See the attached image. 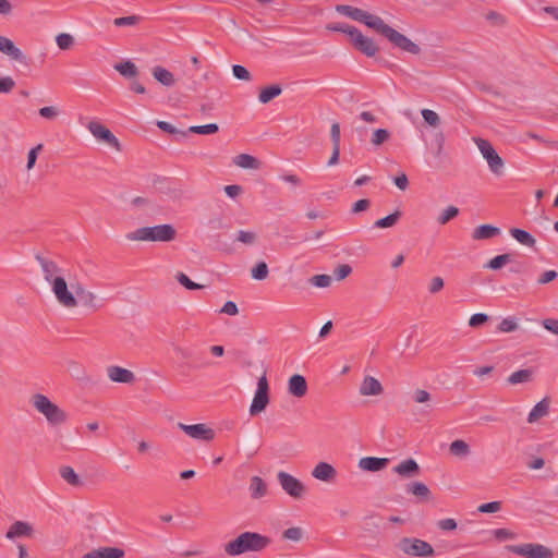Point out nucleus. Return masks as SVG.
Segmentation results:
<instances>
[{
    "mask_svg": "<svg viewBox=\"0 0 558 558\" xmlns=\"http://www.w3.org/2000/svg\"><path fill=\"white\" fill-rule=\"evenodd\" d=\"M336 11L344 16L350 17L353 21L363 23L378 35L386 38L393 48L399 49L402 52L417 56L421 53V47L412 41L408 36L401 34L397 29L392 28L385 21L375 14H371L360 8H355L348 4H338Z\"/></svg>",
    "mask_w": 558,
    "mask_h": 558,
    "instance_id": "nucleus-1",
    "label": "nucleus"
},
{
    "mask_svg": "<svg viewBox=\"0 0 558 558\" xmlns=\"http://www.w3.org/2000/svg\"><path fill=\"white\" fill-rule=\"evenodd\" d=\"M271 539L256 532H243L225 546L229 556H239L248 551H262L269 546Z\"/></svg>",
    "mask_w": 558,
    "mask_h": 558,
    "instance_id": "nucleus-2",
    "label": "nucleus"
},
{
    "mask_svg": "<svg viewBox=\"0 0 558 558\" xmlns=\"http://www.w3.org/2000/svg\"><path fill=\"white\" fill-rule=\"evenodd\" d=\"M177 231L171 225L138 228L126 233L129 241L170 242L174 240Z\"/></svg>",
    "mask_w": 558,
    "mask_h": 558,
    "instance_id": "nucleus-3",
    "label": "nucleus"
},
{
    "mask_svg": "<svg viewBox=\"0 0 558 558\" xmlns=\"http://www.w3.org/2000/svg\"><path fill=\"white\" fill-rule=\"evenodd\" d=\"M31 402L33 407L46 417L50 425L57 426L66 422V413L56 403H53L47 396L43 393H35L32 397Z\"/></svg>",
    "mask_w": 558,
    "mask_h": 558,
    "instance_id": "nucleus-4",
    "label": "nucleus"
},
{
    "mask_svg": "<svg viewBox=\"0 0 558 558\" xmlns=\"http://www.w3.org/2000/svg\"><path fill=\"white\" fill-rule=\"evenodd\" d=\"M398 547L403 554L412 557H432L435 554L429 543L415 537L401 538Z\"/></svg>",
    "mask_w": 558,
    "mask_h": 558,
    "instance_id": "nucleus-5",
    "label": "nucleus"
},
{
    "mask_svg": "<svg viewBox=\"0 0 558 558\" xmlns=\"http://www.w3.org/2000/svg\"><path fill=\"white\" fill-rule=\"evenodd\" d=\"M269 384L266 372H264L263 375L258 378L257 389L250 407V414L255 416L265 411L269 404Z\"/></svg>",
    "mask_w": 558,
    "mask_h": 558,
    "instance_id": "nucleus-6",
    "label": "nucleus"
},
{
    "mask_svg": "<svg viewBox=\"0 0 558 558\" xmlns=\"http://www.w3.org/2000/svg\"><path fill=\"white\" fill-rule=\"evenodd\" d=\"M506 549L526 558H551L554 556L551 549L544 545L534 543H527L522 545H507Z\"/></svg>",
    "mask_w": 558,
    "mask_h": 558,
    "instance_id": "nucleus-7",
    "label": "nucleus"
},
{
    "mask_svg": "<svg viewBox=\"0 0 558 558\" xmlns=\"http://www.w3.org/2000/svg\"><path fill=\"white\" fill-rule=\"evenodd\" d=\"M277 480L282 490L294 499H301L306 493L305 485L299 478L284 471L278 472Z\"/></svg>",
    "mask_w": 558,
    "mask_h": 558,
    "instance_id": "nucleus-8",
    "label": "nucleus"
},
{
    "mask_svg": "<svg viewBox=\"0 0 558 558\" xmlns=\"http://www.w3.org/2000/svg\"><path fill=\"white\" fill-rule=\"evenodd\" d=\"M86 128L98 142L106 143L116 150L121 151L122 148L119 140L107 126L93 120L86 124Z\"/></svg>",
    "mask_w": 558,
    "mask_h": 558,
    "instance_id": "nucleus-9",
    "label": "nucleus"
},
{
    "mask_svg": "<svg viewBox=\"0 0 558 558\" xmlns=\"http://www.w3.org/2000/svg\"><path fill=\"white\" fill-rule=\"evenodd\" d=\"M51 290L57 299V301L66 308H73L77 306V300L75 295L69 290L68 283L64 279H56L52 282Z\"/></svg>",
    "mask_w": 558,
    "mask_h": 558,
    "instance_id": "nucleus-10",
    "label": "nucleus"
},
{
    "mask_svg": "<svg viewBox=\"0 0 558 558\" xmlns=\"http://www.w3.org/2000/svg\"><path fill=\"white\" fill-rule=\"evenodd\" d=\"M353 35L354 37L351 43L357 51L369 58L376 56L379 48L372 38L364 36L360 29L353 32Z\"/></svg>",
    "mask_w": 558,
    "mask_h": 558,
    "instance_id": "nucleus-11",
    "label": "nucleus"
},
{
    "mask_svg": "<svg viewBox=\"0 0 558 558\" xmlns=\"http://www.w3.org/2000/svg\"><path fill=\"white\" fill-rule=\"evenodd\" d=\"M36 259H37V262L39 263V265L41 267L45 280L49 284H52V282H54L56 279H62L63 278V275H62L63 271L58 266V264L56 262H53L51 259H48V258H45V257H43L40 255H37Z\"/></svg>",
    "mask_w": 558,
    "mask_h": 558,
    "instance_id": "nucleus-12",
    "label": "nucleus"
},
{
    "mask_svg": "<svg viewBox=\"0 0 558 558\" xmlns=\"http://www.w3.org/2000/svg\"><path fill=\"white\" fill-rule=\"evenodd\" d=\"M179 428L182 429L186 435L194 439H202V440H213L215 437V432L207 427L205 424H194V425H186L183 423L178 424Z\"/></svg>",
    "mask_w": 558,
    "mask_h": 558,
    "instance_id": "nucleus-13",
    "label": "nucleus"
},
{
    "mask_svg": "<svg viewBox=\"0 0 558 558\" xmlns=\"http://www.w3.org/2000/svg\"><path fill=\"white\" fill-rule=\"evenodd\" d=\"M107 374L109 379L114 383L132 384L135 380L134 373L121 366H109L107 368Z\"/></svg>",
    "mask_w": 558,
    "mask_h": 558,
    "instance_id": "nucleus-14",
    "label": "nucleus"
},
{
    "mask_svg": "<svg viewBox=\"0 0 558 558\" xmlns=\"http://www.w3.org/2000/svg\"><path fill=\"white\" fill-rule=\"evenodd\" d=\"M74 291L77 296V303L80 302L83 306L94 311H97L100 307L97 295L94 292L85 290L81 284H77L74 288Z\"/></svg>",
    "mask_w": 558,
    "mask_h": 558,
    "instance_id": "nucleus-15",
    "label": "nucleus"
},
{
    "mask_svg": "<svg viewBox=\"0 0 558 558\" xmlns=\"http://www.w3.org/2000/svg\"><path fill=\"white\" fill-rule=\"evenodd\" d=\"M312 476L323 482H332L337 476L336 469L328 462H318L312 470Z\"/></svg>",
    "mask_w": 558,
    "mask_h": 558,
    "instance_id": "nucleus-16",
    "label": "nucleus"
},
{
    "mask_svg": "<svg viewBox=\"0 0 558 558\" xmlns=\"http://www.w3.org/2000/svg\"><path fill=\"white\" fill-rule=\"evenodd\" d=\"M307 383L304 376L295 374L289 378L288 391L295 398H303L307 393Z\"/></svg>",
    "mask_w": 558,
    "mask_h": 558,
    "instance_id": "nucleus-17",
    "label": "nucleus"
},
{
    "mask_svg": "<svg viewBox=\"0 0 558 558\" xmlns=\"http://www.w3.org/2000/svg\"><path fill=\"white\" fill-rule=\"evenodd\" d=\"M383 391L380 381L373 376H365L359 389L360 395L364 397L379 396Z\"/></svg>",
    "mask_w": 558,
    "mask_h": 558,
    "instance_id": "nucleus-18",
    "label": "nucleus"
},
{
    "mask_svg": "<svg viewBox=\"0 0 558 558\" xmlns=\"http://www.w3.org/2000/svg\"><path fill=\"white\" fill-rule=\"evenodd\" d=\"M389 464L388 458L364 457L359 461V468L367 472H378Z\"/></svg>",
    "mask_w": 558,
    "mask_h": 558,
    "instance_id": "nucleus-19",
    "label": "nucleus"
},
{
    "mask_svg": "<svg viewBox=\"0 0 558 558\" xmlns=\"http://www.w3.org/2000/svg\"><path fill=\"white\" fill-rule=\"evenodd\" d=\"M33 526L25 521H15L9 527L5 537L9 539H14L16 537H32L33 535Z\"/></svg>",
    "mask_w": 558,
    "mask_h": 558,
    "instance_id": "nucleus-20",
    "label": "nucleus"
},
{
    "mask_svg": "<svg viewBox=\"0 0 558 558\" xmlns=\"http://www.w3.org/2000/svg\"><path fill=\"white\" fill-rule=\"evenodd\" d=\"M420 465L412 458L403 460L393 468V472L403 477L417 476L420 474Z\"/></svg>",
    "mask_w": 558,
    "mask_h": 558,
    "instance_id": "nucleus-21",
    "label": "nucleus"
},
{
    "mask_svg": "<svg viewBox=\"0 0 558 558\" xmlns=\"http://www.w3.org/2000/svg\"><path fill=\"white\" fill-rule=\"evenodd\" d=\"M124 550L118 547H99L86 553L82 558H122Z\"/></svg>",
    "mask_w": 558,
    "mask_h": 558,
    "instance_id": "nucleus-22",
    "label": "nucleus"
},
{
    "mask_svg": "<svg viewBox=\"0 0 558 558\" xmlns=\"http://www.w3.org/2000/svg\"><path fill=\"white\" fill-rule=\"evenodd\" d=\"M0 51L15 61H24L25 57L21 49L10 38L2 35H0Z\"/></svg>",
    "mask_w": 558,
    "mask_h": 558,
    "instance_id": "nucleus-23",
    "label": "nucleus"
},
{
    "mask_svg": "<svg viewBox=\"0 0 558 558\" xmlns=\"http://www.w3.org/2000/svg\"><path fill=\"white\" fill-rule=\"evenodd\" d=\"M248 492L252 499H260L268 493L267 483L260 476H253L250 481Z\"/></svg>",
    "mask_w": 558,
    "mask_h": 558,
    "instance_id": "nucleus-24",
    "label": "nucleus"
},
{
    "mask_svg": "<svg viewBox=\"0 0 558 558\" xmlns=\"http://www.w3.org/2000/svg\"><path fill=\"white\" fill-rule=\"evenodd\" d=\"M549 405H550V401L547 397L542 399L539 402H537L534 405V408L529 413L527 422L535 423L539 418L546 416L549 412Z\"/></svg>",
    "mask_w": 558,
    "mask_h": 558,
    "instance_id": "nucleus-25",
    "label": "nucleus"
},
{
    "mask_svg": "<svg viewBox=\"0 0 558 558\" xmlns=\"http://www.w3.org/2000/svg\"><path fill=\"white\" fill-rule=\"evenodd\" d=\"M490 173L496 178H502L506 174L505 160L498 155L493 146H490Z\"/></svg>",
    "mask_w": 558,
    "mask_h": 558,
    "instance_id": "nucleus-26",
    "label": "nucleus"
},
{
    "mask_svg": "<svg viewBox=\"0 0 558 558\" xmlns=\"http://www.w3.org/2000/svg\"><path fill=\"white\" fill-rule=\"evenodd\" d=\"M405 492L422 500H428L430 497L429 488L422 482H411L407 484Z\"/></svg>",
    "mask_w": 558,
    "mask_h": 558,
    "instance_id": "nucleus-27",
    "label": "nucleus"
},
{
    "mask_svg": "<svg viewBox=\"0 0 558 558\" xmlns=\"http://www.w3.org/2000/svg\"><path fill=\"white\" fill-rule=\"evenodd\" d=\"M153 76L160 84H162L167 87L173 86L175 83L174 75L169 70H167L162 66H155L153 69Z\"/></svg>",
    "mask_w": 558,
    "mask_h": 558,
    "instance_id": "nucleus-28",
    "label": "nucleus"
},
{
    "mask_svg": "<svg viewBox=\"0 0 558 558\" xmlns=\"http://www.w3.org/2000/svg\"><path fill=\"white\" fill-rule=\"evenodd\" d=\"M533 375H534V372L531 368L519 369V371L512 373L508 377L507 381L510 385L530 383L533 380Z\"/></svg>",
    "mask_w": 558,
    "mask_h": 558,
    "instance_id": "nucleus-29",
    "label": "nucleus"
},
{
    "mask_svg": "<svg viewBox=\"0 0 558 558\" xmlns=\"http://www.w3.org/2000/svg\"><path fill=\"white\" fill-rule=\"evenodd\" d=\"M234 165L243 169H258L259 160L248 154H240L233 159Z\"/></svg>",
    "mask_w": 558,
    "mask_h": 558,
    "instance_id": "nucleus-30",
    "label": "nucleus"
},
{
    "mask_svg": "<svg viewBox=\"0 0 558 558\" xmlns=\"http://www.w3.org/2000/svg\"><path fill=\"white\" fill-rule=\"evenodd\" d=\"M282 93V88L279 84L269 85L262 88L258 95V100L262 104H268L274 98L278 97Z\"/></svg>",
    "mask_w": 558,
    "mask_h": 558,
    "instance_id": "nucleus-31",
    "label": "nucleus"
},
{
    "mask_svg": "<svg viewBox=\"0 0 558 558\" xmlns=\"http://www.w3.org/2000/svg\"><path fill=\"white\" fill-rule=\"evenodd\" d=\"M60 476L71 486L78 487L83 483L80 476L75 473L74 469L68 465L61 466L59 470Z\"/></svg>",
    "mask_w": 558,
    "mask_h": 558,
    "instance_id": "nucleus-32",
    "label": "nucleus"
},
{
    "mask_svg": "<svg viewBox=\"0 0 558 558\" xmlns=\"http://www.w3.org/2000/svg\"><path fill=\"white\" fill-rule=\"evenodd\" d=\"M510 234L521 244L526 245L529 247H533L535 245V239L534 236L522 229L519 228H512L510 230Z\"/></svg>",
    "mask_w": 558,
    "mask_h": 558,
    "instance_id": "nucleus-33",
    "label": "nucleus"
},
{
    "mask_svg": "<svg viewBox=\"0 0 558 558\" xmlns=\"http://www.w3.org/2000/svg\"><path fill=\"white\" fill-rule=\"evenodd\" d=\"M401 215L402 213L400 210H396L395 213L376 220L374 223V228L385 229L393 227L401 218Z\"/></svg>",
    "mask_w": 558,
    "mask_h": 558,
    "instance_id": "nucleus-34",
    "label": "nucleus"
},
{
    "mask_svg": "<svg viewBox=\"0 0 558 558\" xmlns=\"http://www.w3.org/2000/svg\"><path fill=\"white\" fill-rule=\"evenodd\" d=\"M514 262V254L505 253L490 258V270H499L506 264Z\"/></svg>",
    "mask_w": 558,
    "mask_h": 558,
    "instance_id": "nucleus-35",
    "label": "nucleus"
},
{
    "mask_svg": "<svg viewBox=\"0 0 558 558\" xmlns=\"http://www.w3.org/2000/svg\"><path fill=\"white\" fill-rule=\"evenodd\" d=\"M381 517L378 514H369L363 520V527L366 532L375 533L380 530Z\"/></svg>",
    "mask_w": 558,
    "mask_h": 558,
    "instance_id": "nucleus-36",
    "label": "nucleus"
},
{
    "mask_svg": "<svg viewBox=\"0 0 558 558\" xmlns=\"http://www.w3.org/2000/svg\"><path fill=\"white\" fill-rule=\"evenodd\" d=\"M449 451L456 457H466L470 452L469 445L461 439H457L450 444Z\"/></svg>",
    "mask_w": 558,
    "mask_h": 558,
    "instance_id": "nucleus-37",
    "label": "nucleus"
},
{
    "mask_svg": "<svg viewBox=\"0 0 558 558\" xmlns=\"http://www.w3.org/2000/svg\"><path fill=\"white\" fill-rule=\"evenodd\" d=\"M114 69L125 77H134L138 73L136 65L132 61L117 63Z\"/></svg>",
    "mask_w": 558,
    "mask_h": 558,
    "instance_id": "nucleus-38",
    "label": "nucleus"
},
{
    "mask_svg": "<svg viewBox=\"0 0 558 558\" xmlns=\"http://www.w3.org/2000/svg\"><path fill=\"white\" fill-rule=\"evenodd\" d=\"M157 126L163 132L174 135L177 141H180L187 136V132L178 130L167 121H157Z\"/></svg>",
    "mask_w": 558,
    "mask_h": 558,
    "instance_id": "nucleus-39",
    "label": "nucleus"
},
{
    "mask_svg": "<svg viewBox=\"0 0 558 558\" xmlns=\"http://www.w3.org/2000/svg\"><path fill=\"white\" fill-rule=\"evenodd\" d=\"M218 131H219L218 124L209 123V124H205V125L190 126L185 132H187V134L189 133H196V134L207 135V134H215Z\"/></svg>",
    "mask_w": 558,
    "mask_h": 558,
    "instance_id": "nucleus-40",
    "label": "nucleus"
},
{
    "mask_svg": "<svg viewBox=\"0 0 558 558\" xmlns=\"http://www.w3.org/2000/svg\"><path fill=\"white\" fill-rule=\"evenodd\" d=\"M490 534L497 542L512 541L517 538V533L508 529H495L490 531Z\"/></svg>",
    "mask_w": 558,
    "mask_h": 558,
    "instance_id": "nucleus-41",
    "label": "nucleus"
},
{
    "mask_svg": "<svg viewBox=\"0 0 558 558\" xmlns=\"http://www.w3.org/2000/svg\"><path fill=\"white\" fill-rule=\"evenodd\" d=\"M458 215L459 208L456 206H449L438 216L437 221L439 225H446Z\"/></svg>",
    "mask_w": 558,
    "mask_h": 558,
    "instance_id": "nucleus-42",
    "label": "nucleus"
},
{
    "mask_svg": "<svg viewBox=\"0 0 558 558\" xmlns=\"http://www.w3.org/2000/svg\"><path fill=\"white\" fill-rule=\"evenodd\" d=\"M328 29L335 31V32L344 33V34H347L350 37V40H352L353 37H354L353 32H357L359 31V28H356L355 26H352V25H349V24H345V23H337V24H333V25H329Z\"/></svg>",
    "mask_w": 558,
    "mask_h": 558,
    "instance_id": "nucleus-43",
    "label": "nucleus"
},
{
    "mask_svg": "<svg viewBox=\"0 0 558 558\" xmlns=\"http://www.w3.org/2000/svg\"><path fill=\"white\" fill-rule=\"evenodd\" d=\"M268 266L265 262H259L252 268V277L256 280H264L268 276Z\"/></svg>",
    "mask_w": 558,
    "mask_h": 558,
    "instance_id": "nucleus-44",
    "label": "nucleus"
},
{
    "mask_svg": "<svg viewBox=\"0 0 558 558\" xmlns=\"http://www.w3.org/2000/svg\"><path fill=\"white\" fill-rule=\"evenodd\" d=\"M421 113H422L424 121L428 125H430L433 128H437L440 124V118L435 111H433L430 109H423L421 111Z\"/></svg>",
    "mask_w": 558,
    "mask_h": 558,
    "instance_id": "nucleus-45",
    "label": "nucleus"
},
{
    "mask_svg": "<svg viewBox=\"0 0 558 558\" xmlns=\"http://www.w3.org/2000/svg\"><path fill=\"white\" fill-rule=\"evenodd\" d=\"M175 278L179 283L187 290H198L204 288V286L193 282L184 272H178Z\"/></svg>",
    "mask_w": 558,
    "mask_h": 558,
    "instance_id": "nucleus-46",
    "label": "nucleus"
},
{
    "mask_svg": "<svg viewBox=\"0 0 558 558\" xmlns=\"http://www.w3.org/2000/svg\"><path fill=\"white\" fill-rule=\"evenodd\" d=\"M517 328H518V324H517L515 318H513V317L504 318L497 327V329L500 332H512V331L517 330Z\"/></svg>",
    "mask_w": 558,
    "mask_h": 558,
    "instance_id": "nucleus-47",
    "label": "nucleus"
},
{
    "mask_svg": "<svg viewBox=\"0 0 558 558\" xmlns=\"http://www.w3.org/2000/svg\"><path fill=\"white\" fill-rule=\"evenodd\" d=\"M257 234L254 231L240 230L236 235V241L246 245H252L256 242Z\"/></svg>",
    "mask_w": 558,
    "mask_h": 558,
    "instance_id": "nucleus-48",
    "label": "nucleus"
},
{
    "mask_svg": "<svg viewBox=\"0 0 558 558\" xmlns=\"http://www.w3.org/2000/svg\"><path fill=\"white\" fill-rule=\"evenodd\" d=\"M38 113L44 119L54 120V119H57L59 117L60 109L58 107H54V106H48V107L40 108L38 110Z\"/></svg>",
    "mask_w": 558,
    "mask_h": 558,
    "instance_id": "nucleus-49",
    "label": "nucleus"
},
{
    "mask_svg": "<svg viewBox=\"0 0 558 558\" xmlns=\"http://www.w3.org/2000/svg\"><path fill=\"white\" fill-rule=\"evenodd\" d=\"M56 41L61 50L70 49L74 44L73 37L66 33L59 34L56 38Z\"/></svg>",
    "mask_w": 558,
    "mask_h": 558,
    "instance_id": "nucleus-50",
    "label": "nucleus"
},
{
    "mask_svg": "<svg viewBox=\"0 0 558 558\" xmlns=\"http://www.w3.org/2000/svg\"><path fill=\"white\" fill-rule=\"evenodd\" d=\"M390 137V133L386 129H377L372 136V144L379 146Z\"/></svg>",
    "mask_w": 558,
    "mask_h": 558,
    "instance_id": "nucleus-51",
    "label": "nucleus"
},
{
    "mask_svg": "<svg viewBox=\"0 0 558 558\" xmlns=\"http://www.w3.org/2000/svg\"><path fill=\"white\" fill-rule=\"evenodd\" d=\"M303 536V531L299 526L289 527L282 533L284 539L299 542Z\"/></svg>",
    "mask_w": 558,
    "mask_h": 558,
    "instance_id": "nucleus-52",
    "label": "nucleus"
},
{
    "mask_svg": "<svg viewBox=\"0 0 558 558\" xmlns=\"http://www.w3.org/2000/svg\"><path fill=\"white\" fill-rule=\"evenodd\" d=\"M140 20L141 17L137 15L122 16L114 19L113 24L118 27L132 26L137 24Z\"/></svg>",
    "mask_w": 558,
    "mask_h": 558,
    "instance_id": "nucleus-53",
    "label": "nucleus"
},
{
    "mask_svg": "<svg viewBox=\"0 0 558 558\" xmlns=\"http://www.w3.org/2000/svg\"><path fill=\"white\" fill-rule=\"evenodd\" d=\"M15 81L11 76L0 77V94H9L15 87Z\"/></svg>",
    "mask_w": 558,
    "mask_h": 558,
    "instance_id": "nucleus-54",
    "label": "nucleus"
},
{
    "mask_svg": "<svg viewBox=\"0 0 558 558\" xmlns=\"http://www.w3.org/2000/svg\"><path fill=\"white\" fill-rule=\"evenodd\" d=\"M444 287H445V281L441 277H439V276L433 277L428 284V292L430 294H436V293L440 292L444 289Z\"/></svg>",
    "mask_w": 558,
    "mask_h": 558,
    "instance_id": "nucleus-55",
    "label": "nucleus"
},
{
    "mask_svg": "<svg viewBox=\"0 0 558 558\" xmlns=\"http://www.w3.org/2000/svg\"><path fill=\"white\" fill-rule=\"evenodd\" d=\"M232 73L234 77L242 81H251L252 76L251 73L247 71L246 68L240 64H234L232 66Z\"/></svg>",
    "mask_w": 558,
    "mask_h": 558,
    "instance_id": "nucleus-56",
    "label": "nucleus"
},
{
    "mask_svg": "<svg viewBox=\"0 0 558 558\" xmlns=\"http://www.w3.org/2000/svg\"><path fill=\"white\" fill-rule=\"evenodd\" d=\"M311 282L318 288H327L331 284V277L328 275H316L311 278Z\"/></svg>",
    "mask_w": 558,
    "mask_h": 558,
    "instance_id": "nucleus-57",
    "label": "nucleus"
},
{
    "mask_svg": "<svg viewBox=\"0 0 558 558\" xmlns=\"http://www.w3.org/2000/svg\"><path fill=\"white\" fill-rule=\"evenodd\" d=\"M430 393L424 389H416L412 395V399L416 403H426L430 400Z\"/></svg>",
    "mask_w": 558,
    "mask_h": 558,
    "instance_id": "nucleus-58",
    "label": "nucleus"
},
{
    "mask_svg": "<svg viewBox=\"0 0 558 558\" xmlns=\"http://www.w3.org/2000/svg\"><path fill=\"white\" fill-rule=\"evenodd\" d=\"M488 322V314L477 313L471 316L469 325L473 328L484 325Z\"/></svg>",
    "mask_w": 558,
    "mask_h": 558,
    "instance_id": "nucleus-59",
    "label": "nucleus"
},
{
    "mask_svg": "<svg viewBox=\"0 0 558 558\" xmlns=\"http://www.w3.org/2000/svg\"><path fill=\"white\" fill-rule=\"evenodd\" d=\"M43 149V144H38L37 146L33 147L29 151H28V156H27V165H26V168L28 170H31L35 163H36V159H37V156H38V153Z\"/></svg>",
    "mask_w": 558,
    "mask_h": 558,
    "instance_id": "nucleus-60",
    "label": "nucleus"
},
{
    "mask_svg": "<svg viewBox=\"0 0 558 558\" xmlns=\"http://www.w3.org/2000/svg\"><path fill=\"white\" fill-rule=\"evenodd\" d=\"M371 206V201L367 199V198H362V199H359L357 202H355L351 208V213L352 214H359V213H362V211H365L369 208Z\"/></svg>",
    "mask_w": 558,
    "mask_h": 558,
    "instance_id": "nucleus-61",
    "label": "nucleus"
},
{
    "mask_svg": "<svg viewBox=\"0 0 558 558\" xmlns=\"http://www.w3.org/2000/svg\"><path fill=\"white\" fill-rule=\"evenodd\" d=\"M557 277H558V272L556 270H546L538 277L537 283L538 284H547V283L554 281Z\"/></svg>",
    "mask_w": 558,
    "mask_h": 558,
    "instance_id": "nucleus-62",
    "label": "nucleus"
},
{
    "mask_svg": "<svg viewBox=\"0 0 558 558\" xmlns=\"http://www.w3.org/2000/svg\"><path fill=\"white\" fill-rule=\"evenodd\" d=\"M542 325L546 330L558 336V319L557 318H545L542 320Z\"/></svg>",
    "mask_w": 558,
    "mask_h": 558,
    "instance_id": "nucleus-63",
    "label": "nucleus"
},
{
    "mask_svg": "<svg viewBox=\"0 0 558 558\" xmlns=\"http://www.w3.org/2000/svg\"><path fill=\"white\" fill-rule=\"evenodd\" d=\"M351 271H352L351 266L348 264H343L336 268L335 276L338 280H342V279L347 278L351 274Z\"/></svg>",
    "mask_w": 558,
    "mask_h": 558,
    "instance_id": "nucleus-64",
    "label": "nucleus"
}]
</instances>
